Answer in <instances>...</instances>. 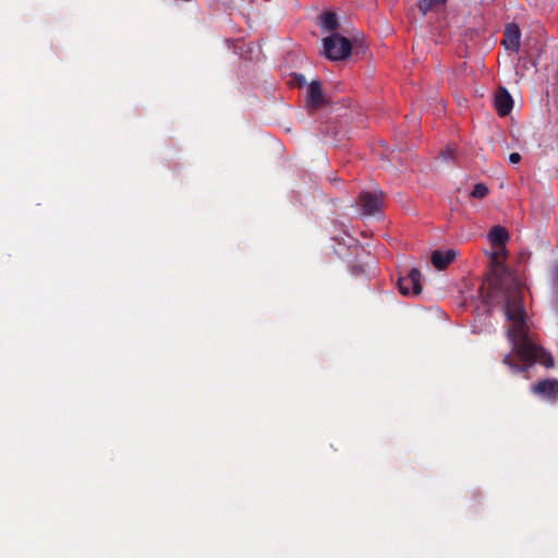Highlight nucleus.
Returning a JSON list of instances; mask_svg holds the SVG:
<instances>
[{"instance_id": "f257e3e1", "label": "nucleus", "mask_w": 558, "mask_h": 558, "mask_svg": "<svg viewBox=\"0 0 558 558\" xmlns=\"http://www.w3.org/2000/svg\"><path fill=\"white\" fill-rule=\"evenodd\" d=\"M488 238L495 247L500 248V252L494 253L495 268L482 287L483 299L489 308L502 305L504 314L510 322L507 328L508 340L522 362V364L514 363L509 353L504 356L502 363L511 371L519 373H526L536 363L550 368L554 366L553 356L538 344L529 329L522 286L508 268L497 260L498 255L505 253V243L509 239L508 231L504 227L494 226Z\"/></svg>"}, {"instance_id": "f03ea898", "label": "nucleus", "mask_w": 558, "mask_h": 558, "mask_svg": "<svg viewBox=\"0 0 558 558\" xmlns=\"http://www.w3.org/2000/svg\"><path fill=\"white\" fill-rule=\"evenodd\" d=\"M324 56L332 61H340L347 59L352 51L351 41L339 35L331 34L323 41Z\"/></svg>"}, {"instance_id": "7ed1b4c3", "label": "nucleus", "mask_w": 558, "mask_h": 558, "mask_svg": "<svg viewBox=\"0 0 558 558\" xmlns=\"http://www.w3.org/2000/svg\"><path fill=\"white\" fill-rule=\"evenodd\" d=\"M356 204L360 206L362 215L375 216L381 211L384 194L381 191H363L360 193Z\"/></svg>"}, {"instance_id": "20e7f679", "label": "nucleus", "mask_w": 558, "mask_h": 558, "mask_svg": "<svg viewBox=\"0 0 558 558\" xmlns=\"http://www.w3.org/2000/svg\"><path fill=\"white\" fill-rule=\"evenodd\" d=\"M530 390L537 398L553 404L558 400V379H541L532 385Z\"/></svg>"}, {"instance_id": "39448f33", "label": "nucleus", "mask_w": 558, "mask_h": 558, "mask_svg": "<svg viewBox=\"0 0 558 558\" xmlns=\"http://www.w3.org/2000/svg\"><path fill=\"white\" fill-rule=\"evenodd\" d=\"M397 283L404 296L418 295L422 292L421 272L416 268H412L405 276H400Z\"/></svg>"}, {"instance_id": "423d86ee", "label": "nucleus", "mask_w": 558, "mask_h": 558, "mask_svg": "<svg viewBox=\"0 0 558 558\" xmlns=\"http://www.w3.org/2000/svg\"><path fill=\"white\" fill-rule=\"evenodd\" d=\"M521 31L515 23H510L505 28L501 44L509 51L518 52L520 49Z\"/></svg>"}, {"instance_id": "0eeeda50", "label": "nucleus", "mask_w": 558, "mask_h": 558, "mask_svg": "<svg viewBox=\"0 0 558 558\" xmlns=\"http://www.w3.org/2000/svg\"><path fill=\"white\" fill-rule=\"evenodd\" d=\"M326 102L319 81H313L307 87L306 105L311 109H317Z\"/></svg>"}, {"instance_id": "6e6552de", "label": "nucleus", "mask_w": 558, "mask_h": 558, "mask_svg": "<svg viewBox=\"0 0 558 558\" xmlns=\"http://www.w3.org/2000/svg\"><path fill=\"white\" fill-rule=\"evenodd\" d=\"M495 107L499 116H508L513 108V99L505 87H499L495 95Z\"/></svg>"}, {"instance_id": "1a4fd4ad", "label": "nucleus", "mask_w": 558, "mask_h": 558, "mask_svg": "<svg viewBox=\"0 0 558 558\" xmlns=\"http://www.w3.org/2000/svg\"><path fill=\"white\" fill-rule=\"evenodd\" d=\"M456 256L457 253L453 250H448L446 252L435 251L432 253L430 262L435 268L442 270L454 260Z\"/></svg>"}, {"instance_id": "9d476101", "label": "nucleus", "mask_w": 558, "mask_h": 558, "mask_svg": "<svg viewBox=\"0 0 558 558\" xmlns=\"http://www.w3.org/2000/svg\"><path fill=\"white\" fill-rule=\"evenodd\" d=\"M322 26L325 31L331 32L339 27L337 15L333 12H324L320 14Z\"/></svg>"}, {"instance_id": "9b49d317", "label": "nucleus", "mask_w": 558, "mask_h": 558, "mask_svg": "<svg viewBox=\"0 0 558 558\" xmlns=\"http://www.w3.org/2000/svg\"><path fill=\"white\" fill-rule=\"evenodd\" d=\"M446 2L447 0H418L417 8L423 15H426L428 12L436 10Z\"/></svg>"}, {"instance_id": "f8f14e48", "label": "nucleus", "mask_w": 558, "mask_h": 558, "mask_svg": "<svg viewBox=\"0 0 558 558\" xmlns=\"http://www.w3.org/2000/svg\"><path fill=\"white\" fill-rule=\"evenodd\" d=\"M488 194V187L483 183H477L471 192L473 198H484Z\"/></svg>"}, {"instance_id": "ddd939ff", "label": "nucleus", "mask_w": 558, "mask_h": 558, "mask_svg": "<svg viewBox=\"0 0 558 558\" xmlns=\"http://www.w3.org/2000/svg\"><path fill=\"white\" fill-rule=\"evenodd\" d=\"M521 160V155L519 153H511L509 155V161L511 163H518Z\"/></svg>"}]
</instances>
